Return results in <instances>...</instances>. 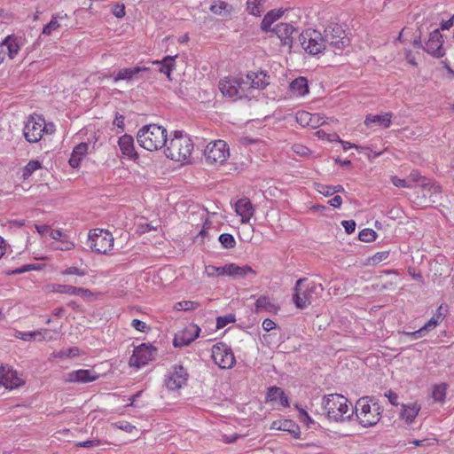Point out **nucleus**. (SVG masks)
<instances>
[{"label": "nucleus", "instance_id": "obj_27", "mask_svg": "<svg viewBox=\"0 0 454 454\" xmlns=\"http://www.w3.org/2000/svg\"><path fill=\"white\" fill-rule=\"evenodd\" d=\"M280 305L268 295H261L255 301V311H267L271 314H278L280 310Z\"/></svg>", "mask_w": 454, "mask_h": 454}, {"label": "nucleus", "instance_id": "obj_31", "mask_svg": "<svg viewBox=\"0 0 454 454\" xmlns=\"http://www.w3.org/2000/svg\"><path fill=\"white\" fill-rule=\"evenodd\" d=\"M89 150V144L87 143H80L76 145L71 153V156L69 158V165L72 168H77L80 166V163L82 160L85 157V155L88 153Z\"/></svg>", "mask_w": 454, "mask_h": 454}, {"label": "nucleus", "instance_id": "obj_38", "mask_svg": "<svg viewBox=\"0 0 454 454\" xmlns=\"http://www.w3.org/2000/svg\"><path fill=\"white\" fill-rule=\"evenodd\" d=\"M204 274L207 278L228 276V263L221 267L215 265H207L205 266L204 269Z\"/></svg>", "mask_w": 454, "mask_h": 454}, {"label": "nucleus", "instance_id": "obj_39", "mask_svg": "<svg viewBox=\"0 0 454 454\" xmlns=\"http://www.w3.org/2000/svg\"><path fill=\"white\" fill-rule=\"evenodd\" d=\"M265 0H247V10L254 16H260L263 12V4Z\"/></svg>", "mask_w": 454, "mask_h": 454}, {"label": "nucleus", "instance_id": "obj_42", "mask_svg": "<svg viewBox=\"0 0 454 454\" xmlns=\"http://www.w3.org/2000/svg\"><path fill=\"white\" fill-rule=\"evenodd\" d=\"M81 355L80 349L77 347L69 348L67 349H63L59 352H54L52 356L55 358L64 359V358H72L76 357Z\"/></svg>", "mask_w": 454, "mask_h": 454}, {"label": "nucleus", "instance_id": "obj_53", "mask_svg": "<svg viewBox=\"0 0 454 454\" xmlns=\"http://www.w3.org/2000/svg\"><path fill=\"white\" fill-rule=\"evenodd\" d=\"M311 113L306 111H299L296 113V121L302 127H307L308 123L311 120Z\"/></svg>", "mask_w": 454, "mask_h": 454}, {"label": "nucleus", "instance_id": "obj_21", "mask_svg": "<svg viewBox=\"0 0 454 454\" xmlns=\"http://www.w3.org/2000/svg\"><path fill=\"white\" fill-rule=\"evenodd\" d=\"M245 82H247V95L252 90H263L269 84L268 76L263 72H251L247 74Z\"/></svg>", "mask_w": 454, "mask_h": 454}, {"label": "nucleus", "instance_id": "obj_56", "mask_svg": "<svg viewBox=\"0 0 454 454\" xmlns=\"http://www.w3.org/2000/svg\"><path fill=\"white\" fill-rule=\"evenodd\" d=\"M315 136L320 139H325V140H328L331 142L332 141H340L339 139V136L336 133L327 134L326 132H325L322 129L317 130L315 132Z\"/></svg>", "mask_w": 454, "mask_h": 454}, {"label": "nucleus", "instance_id": "obj_9", "mask_svg": "<svg viewBox=\"0 0 454 454\" xmlns=\"http://www.w3.org/2000/svg\"><path fill=\"white\" fill-rule=\"evenodd\" d=\"M325 32V43L327 42L335 54H341L348 47L350 39L341 25L333 23L327 27Z\"/></svg>", "mask_w": 454, "mask_h": 454}, {"label": "nucleus", "instance_id": "obj_35", "mask_svg": "<svg viewBox=\"0 0 454 454\" xmlns=\"http://www.w3.org/2000/svg\"><path fill=\"white\" fill-rule=\"evenodd\" d=\"M442 320V314L436 313L433 315V317L428 320L422 328L416 330L415 332H411L408 334H411L413 339H419L422 338L423 335L427 332L430 331V329H434L435 326L438 325V323Z\"/></svg>", "mask_w": 454, "mask_h": 454}, {"label": "nucleus", "instance_id": "obj_45", "mask_svg": "<svg viewBox=\"0 0 454 454\" xmlns=\"http://www.w3.org/2000/svg\"><path fill=\"white\" fill-rule=\"evenodd\" d=\"M221 246L226 249H231L236 247V240L234 237L230 233H223L218 239Z\"/></svg>", "mask_w": 454, "mask_h": 454}, {"label": "nucleus", "instance_id": "obj_8", "mask_svg": "<svg viewBox=\"0 0 454 454\" xmlns=\"http://www.w3.org/2000/svg\"><path fill=\"white\" fill-rule=\"evenodd\" d=\"M88 246L97 254H109L114 246V238L108 230L96 228L89 231Z\"/></svg>", "mask_w": 454, "mask_h": 454}, {"label": "nucleus", "instance_id": "obj_52", "mask_svg": "<svg viewBox=\"0 0 454 454\" xmlns=\"http://www.w3.org/2000/svg\"><path fill=\"white\" fill-rule=\"evenodd\" d=\"M391 182L395 187H398L399 189H411V187H412V184L409 183L408 179H401V177L395 175L391 176Z\"/></svg>", "mask_w": 454, "mask_h": 454}, {"label": "nucleus", "instance_id": "obj_64", "mask_svg": "<svg viewBox=\"0 0 454 454\" xmlns=\"http://www.w3.org/2000/svg\"><path fill=\"white\" fill-rule=\"evenodd\" d=\"M208 227H206L205 225L202 227L199 234L194 238V242L198 244H203L205 241V239L208 235Z\"/></svg>", "mask_w": 454, "mask_h": 454}, {"label": "nucleus", "instance_id": "obj_5", "mask_svg": "<svg viewBox=\"0 0 454 454\" xmlns=\"http://www.w3.org/2000/svg\"><path fill=\"white\" fill-rule=\"evenodd\" d=\"M167 130L163 126L151 123L137 132L138 144L147 151H157L166 145Z\"/></svg>", "mask_w": 454, "mask_h": 454}, {"label": "nucleus", "instance_id": "obj_50", "mask_svg": "<svg viewBox=\"0 0 454 454\" xmlns=\"http://www.w3.org/2000/svg\"><path fill=\"white\" fill-rule=\"evenodd\" d=\"M389 256V251H381L374 254L372 256L369 257L367 262L368 264L376 265L380 262L387 260Z\"/></svg>", "mask_w": 454, "mask_h": 454}, {"label": "nucleus", "instance_id": "obj_11", "mask_svg": "<svg viewBox=\"0 0 454 454\" xmlns=\"http://www.w3.org/2000/svg\"><path fill=\"white\" fill-rule=\"evenodd\" d=\"M246 84L242 76H229L219 82V90L225 97L240 98L247 97Z\"/></svg>", "mask_w": 454, "mask_h": 454}, {"label": "nucleus", "instance_id": "obj_17", "mask_svg": "<svg viewBox=\"0 0 454 454\" xmlns=\"http://www.w3.org/2000/svg\"><path fill=\"white\" fill-rule=\"evenodd\" d=\"M273 32L280 39L281 45L291 48L294 45V36L297 28L289 22H279L273 27Z\"/></svg>", "mask_w": 454, "mask_h": 454}, {"label": "nucleus", "instance_id": "obj_28", "mask_svg": "<svg viewBox=\"0 0 454 454\" xmlns=\"http://www.w3.org/2000/svg\"><path fill=\"white\" fill-rule=\"evenodd\" d=\"M309 92L308 80L305 77H297L289 83V94H291V97L301 98L308 95Z\"/></svg>", "mask_w": 454, "mask_h": 454}, {"label": "nucleus", "instance_id": "obj_34", "mask_svg": "<svg viewBox=\"0 0 454 454\" xmlns=\"http://www.w3.org/2000/svg\"><path fill=\"white\" fill-rule=\"evenodd\" d=\"M420 410L421 405L419 404L418 403L403 404L401 418L404 419L407 423L411 424L412 422H414Z\"/></svg>", "mask_w": 454, "mask_h": 454}, {"label": "nucleus", "instance_id": "obj_14", "mask_svg": "<svg viewBox=\"0 0 454 454\" xmlns=\"http://www.w3.org/2000/svg\"><path fill=\"white\" fill-rule=\"evenodd\" d=\"M155 356V348L146 344H142L135 348L132 356L129 360L130 366L141 368Z\"/></svg>", "mask_w": 454, "mask_h": 454}, {"label": "nucleus", "instance_id": "obj_33", "mask_svg": "<svg viewBox=\"0 0 454 454\" xmlns=\"http://www.w3.org/2000/svg\"><path fill=\"white\" fill-rule=\"evenodd\" d=\"M256 275V271L249 265L239 266L236 263H228V276L232 278H245L247 275Z\"/></svg>", "mask_w": 454, "mask_h": 454}, {"label": "nucleus", "instance_id": "obj_60", "mask_svg": "<svg viewBox=\"0 0 454 454\" xmlns=\"http://www.w3.org/2000/svg\"><path fill=\"white\" fill-rule=\"evenodd\" d=\"M294 407L297 409V411L299 412V419L302 422H304L307 426H309V423L313 422L312 419L309 417V415L304 409L299 407L298 405H296Z\"/></svg>", "mask_w": 454, "mask_h": 454}, {"label": "nucleus", "instance_id": "obj_51", "mask_svg": "<svg viewBox=\"0 0 454 454\" xmlns=\"http://www.w3.org/2000/svg\"><path fill=\"white\" fill-rule=\"evenodd\" d=\"M236 317L234 314H227L224 316H220L216 318V327L218 329H223L225 325L229 324H232L235 322Z\"/></svg>", "mask_w": 454, "mask_h": 454}, {"label": "nucleus", "instance_id": "obj_58", "mask_svg": "<svg viewBox=\"0 0 454 454\" xmlns=\"http://www.w3.org/2000/svg\"><path fill=\"white\" fill-rule=\"evenodd\" d=\"M409 184L412 185V184H415V182H423L425 180V176H422L421 173L418 169H413L408 178H407Z\"/></svg>", "mask_w": 454, "mask_h": 454}, {"label": "nucleus", "instance_id": "obj_43", "mask_svg": "<svg viewBox=\"0 0 454 454\" xmlns=\"http://www.w3.org/2000/svg\"><path fill=\"white\" fill-rule=\"evenodd\" d=\"M447 392V385L444 383L438 384L433 387V400L438 403H443Z\"/></svg>", "mask_w": 454, "mask_h": 454}, {"label": "nucleus", "instance_id": "obj_16", "mask_svg": "<svg viewBox=\"0 0 454 454\" xmlns=\"http://www.w3.org/2000/svg\"><path fill=\"white\" fill-rule=\"evenodd\" d=\"M200 333V326L190 323L175 335L173 345L175 347L188 346L199 337Z\"/></svg>", "mask_w": 454, "mask_h": 454}, {"label": "nucleus", "instance_id": "obj_13", "mask_svg": "<svg viewBox=\"0 0 454 454\" xmlns=\"http://www.w3.org/2000/svg\"><path fill=\"white\" fill-rule=\"evenodd\" d=\"M188 380L186 370L181 365H176L168 372L165 380V386L170 391L179 390Z\"/></svg>", "mask_w": 454, "mask_h": 454}, {"label": "nucleus", "instance_id": "obj_37", "mask_svg": "<svg viewBox=\"0 0 454 454\" xmlns=\"http://www.w3.org/2000/svg\"><path fill=\"white\" fill-rule=\"evenodd\" d=\"M48 293H57L61 294L73 295L74 286L67 284H50L45 286Z\"/></svg>", "mask_w": 454, "mask_h": 454}, {"label": "nucleus", "instance_id": "obj_15", "mask_svg": "<svg viewBox=\"0 0 454 454\" xmlns=\"http://www.w3.org/2000/svg\"><path fill=\"white\" fill-rule=\"evenodd\" d=\"M24 383V380L19 376L18 372L12 366H0V386L7 389H15L23 386Z\"/></svg>", "mask_w": 454, "mask_h": 454}, {"label": "nucleus", "instance_id": "obj_49", "mask_svg": "<svg viewBox=\"0 0 454 454\" xmlns=\"http://www.w3.org/2000/svg\"><path fill=\"white\" fill-rule=\"evenodd\" d=\"M422 191L427 192L429 196L437 195L442 192L440 184L435 183H422Z\"/></svg>", "mask_w": 454, "mask_h": 454}, {"label": "nucleus", "instance_id": "obj_18", "mask_svg": "<svg viewBox=\"0 0 454 454\" xmlns=\"http://www.w3.org/2000/svg\"><path fill=\"white\" fill-rule=\"evenodd\" d=\"M99 379V374L93 370L79 369L72 371L63 376L65 383H90Z\"/></svg>", "mask_w": 454, "mask_h": 454}, {"label": "nucleus", "instance_id": "obj_6", "mask_svg": "<svg viewBox=\"0 0 454 454\" xmlns=\"http://www.w3.org/2000/svg\"><path fill=\"white\" fill-rule=\"evenodd\" d=\"M54 125L46 123L44 118L39 114H31L27 117L23 127V136L28 143H36L43 134H52Z\"/></svg>", "mask_w": 454, "mask_h": 454}, {"label": "nucleus", "instance_id": "obj_54", "mask_svg": "<svg viewBox=\"0 0 454 454\" xmlns=\"http://www.w3.org/2000/svg\"><path fill=\"white\" fill-rule=\"evenodd\" d=\"M60 274L63 276L77 275L80 277H83L86 275V271L78 267L70 266V267H67L65 270H61Z\"/></svg>", "mask_w": 454, "mask_h": 454}, {"label": "nucleus", "instance_id": "obj_63", "mask_svg": "<svg viewBox=\"0 0 454 454\" xmlns=\"http://www.w3.org/2000/svg\"><path fill=\"white\" fill-rule=\"evenodd\" d=\"M157 229L156 226H153L152 223H139L137 225V232L139 234H145L152 231H155Z\"/></svg>", "mask_w": 454, "mask_h": 454}, {"label": "nucleus", "instance_id": "obj_46", "mask_svg": "<svg viewBox=\"0 0 454 454\" xmlns=\"http://www.w3.org/2000/svg\"><path fill=\"white\" fill-rule=\"evenodd\" d=\"M377 236L372 229H364L359 232L358 239L363 242L370 243L376 240Z\"/></svg>", "mask_w": 454, "mask_h": 454}, {"label": "nucleus", "instance_id": "obj_36", "mask_svg": "<svg viewBox=\"0 0 454 454\" xmlns=\"http://www.w3.org/2000/svg\"><path fill=\"white\" fill-rule=\"evenodd\" d=\"M210 12L216 15H229L233 11L231 4L223 0H214L209 7Z\"/></svg>", "mask_w": 454, "mask_h": 454}, {"label": "nucleus", "instance_id": "obj_48", "mask_svg": "<svg viewBox=\"0 0 454 454\" xmlns=\"http://www.w3.org/2000/svg\"><path fill=\"white\" fill-rule=\"evenodd\" d=\"M111 426L114 428H118V429L123 430L129 434H132L133 432L137 431V427L126 420H121V421L112 423Z\"/></svg>", "mask_w": 454, "mask_h": 454}, {"label": "nucleus", "instance_id": "obj_62", "mask_svg": "<svg viewBox=\"0 0 454 454\" xmlns=\"http://www.w3.org/2000/svg\"><path fill=\"white\" fill-rule=\"evenodd\" d=\"M316 190L325 197L333 195L332 186H327V184H316Z\"/></svg>", "mask_w": 454, "mask_h": 454}, {"label": "nucleus", "instance_id": "obj_32", "mask_svg": "<svg viewBox=\"0 0 454 454\" xmlns=\"http://www.w3.org/2000/svg\"><path fill=\"white\" fill-rule=\"evenodd\" d=\"M150 71L149 67H135L130 68H123L118 71L116 75L114 78V81L115 82H121V81H131L137 74H138L141 72H148Z\"/></svg>", "mask_w": 454, "mask_h": 454}, {"label": "nucleus", "instance_id": "obj_19", "mask_svg": "<svg viewBox=\"0 0 454 454\" xmlns=\"http://www.w3.org/2000/svg\"><path fill=\"white\" fill-rule=\"evenodd\" d=\"M442 43L443 39L442 34L439 29H434L429 33V38L427 39L424 49L427 54L439 59L443 57L445 54Z\"/></svg>", "mask_w": 454, "mask_h": 454}, {"label": "nucleus", "instance_id": "obj_12", "mask_svg": "<svg viewBox=\"0 0 454 454\" xmlns=\"http://www.w3.org/2000/svg\"><path fill=\"white\" fill-rule=\"evenodd\" d=\"M212 358L221 369H231L236 364L232 350L224 343H218L212 348Z\"/></svg>", "mask_w": 454, "mask_h": 454}, {"label": "nucleus", "instance_id": "obj_26", "mask_svg": "<svg viewBox=\"0 0 454 454\" xmlns=\"http://www.w3.org/2000/svg\"><path fill=\"white\" fill-rule=\"evenodd\" d=\"M266 402L272 403L284 408L290 406L288 396L285 394L283 389L278 387H271L268 389Z\"/></svg>", "mask_w": 454, "mask_h": 454}, {"label": "nucleus", "instance_id": "obj_10", "mask_svg": "<svg viewBox=\"0 0 454 454\" xmlns=\"http://www.w3.org/2000/svg\"><path fill=\"white\" fill-rule=\"evenodd\" d=\"M299 40L304 51L309 55H317L325 47V37L318 30L313 28L303 30L299 35Z\"/></svg>", "mask_w": 454, "mask_h": 454}, {"label": "nucleus", "instance_id": "obj_22", "mask_svg": "<svg viewBox=\"0 0 454 454\" xmlns=\"http://www.w3.org/2000/svg\"><path fill=\"white\" fill-rule=\"evenodd\" d=\"M2 43L5 46V51H7V58L11 60L16 59L19 54L20 48L24 45V39L19 37V35L11 34L7 35Z\"/></svg>", "mask_w": 454, "mask_h": 454}, {"label": "nucleus", "instance_id": "obj_20", "mask_svg": "<svg viewBox=\"0 0 454 454\" xmlns=\"http://www.w3.org/2000/svg\"><path fill=\"white\" fill-rule=\"evenodd\" d=\"M234 211L240 216L242 224L248 223L254 215V207L247 198L239 200L234 205Z\"/></svg>", "mask_w": 454, "mask_h": 454}, {"label": "nucleus", "instance_id": "obj_29", "mask_svg": "<svg viewBox=\"0 0 454 454\" xmlns=\"http://www.w3.org/2000/svg\"><path fill=\"white\" fill-rule=\"evenodd\" d=\"M285 11L282 9H274L269 11L261 22V28L263 32H273L272 25L274 22L282 18Z\"/></svg>", "mask_w": 454, "mask_h": 454}, {"label": "nucleus", "instance_id": "obj_25", "mask_svg": "<svg viewBox=\"0 0 454 454\" xmlns=\"http://www.w3.org/2000/svg\"><path fill=\"white\" fill-rule=\"evenodd\" d=\"M177 55L175 56H165L160 60H153L152 63L154 66H158V72L163 74L168 81L172 80L171 74L176 69V59Z\"/></svg>", "mask_w": 454, "mask_h": 454}, {"label": "nucleus", "instance_id": "obj_1", "mask_svg": "<svg viewBox=\"0 0 454 454\" xmlns=\"http://www.w3.org/2000/svg\"><path fill=\"white\" fill-rule=\"evenodd\" d=\"M193 151V142L190 136L181 130H175L167 140L164 154L167 158L178 161L186 162Z\"/></svg>", "mask_w": 454, "mask_h": 454}, {"label": "nucleus", "instance_id": "obj_55", "mask_svg": "<svg viewBox=\"0 0 454 454\" xmlns=\"http://www.w3.org/2000/svg\"><path fill=\"white\" fill-rule=\"evenodd\" d=\"M37 334H41V332H18L15 337L24 341H30L35 340Z\"/></svg>", "mask_w": 454, "mask_h": 454}, {"label": "nucleus", "instance_id": "obj_47", "mask_svg": "<svg viewBox=\"0 0 454 454\" xmlns=\"http://www.w3.org/2000/svg\"><path fill=\"white\" fill-rule=\"evenodd\" d=\"M326 117L321 114H312L311 120L308 123L307 127L317 129L326 123Z\"/></svg>", "mask_w": 454, "mask_h": 454}, {"label": "nucleus", "instance_id": "obj_40", "mask_svg": "<svg viewBox=\"0 0 454 454\" xmlns=\"http://www.w3.org/2000/svg\"><path fill=\"white\" fill-rule=\"evenodd\" d=\"M42 168V164L38 160H30L22 168L21 176L23 180H27L32 173Z\"/></svg>", "mask_w": 454, "mask_h": 454}, {"label": "nucleus", "instance_id": "obj_3", "mask_svg": "<svg viewBox=\"0 0 454 454\" xmlns=\"http://www.w3.org/2000/svg\"><path fill=\"white\" fill-rule=\"evenodd\" d=\"M383 407L371 396L359 398L355 405V413L358 424L363 427H371L379 423L382 417Z\"/></svg>", "mask_w": 454, "mask_h": 454}, {"label": "nucleus", "instance_id": "obj_24", "mask_svg": "<svg viewBox=\"0 0 454 454\" xmlns=\"http://www.w3.org/2000/svg\"><path fill=\"white\" fill-rule=\"evenodd\" d=\"M393 114L392 113H383L380 114H367L364 119V125L367 128H372V126H378L380 128L387 129L391 125Z\"/></svg>", "mask_w": 454, "mask_h": 454}, {"label": "nucleus", "instance_id": "obj_4", "mask_svg": "<svg viewBox=\"0 0 454 454\" xmlns=\"http://www.w3.org/2000/svg\"><path fill=\"white\" fill-rule=\"evenodd\" d=\"M321 405L328 419L333 421L340 422L349 419L353 414L351 403L340 394L325 395Z\"/></svg>", "mask_w": 454, "mask_h": 454}, {"label": "nucleus", "instance_id": "obj_59", "mask_svg": "<svg viewBox=\"0 0 454 454\" xmlns=\"http://www.w3.org/2000/svg\"><path fill=\"white\" fill-rule=\"evenodd\" d=\"M59 27V23L52 19L48 22L43 28V34L51 35L52 31L58 29Z\"/></svg>", "mask_w": 454, "mask_h": 454}, {"label": "nucleus", "instance_id": "obj_2", "mask_svg": "<svg viewBox=\"0 0 454 454\" xmlns=\"http://www.w3.org/2000/svg\"><path fill=\"white\" fill-rule=\"evenodd\" d=\"M324 287L322 284L310 281L307 278H298L293 287V302L296 308L303 309L321 297Z\"/></svg>", "mask_w": 454, "mask_h": 454}, {"label": "nucleus", "instance_id": "obj_30", "mask_svg": "<svg viewBox=\"0 0 454 454\" xmlns=\"http://www.w3.org/2000/svg\"><path fill=\"white\" fill-rule=\"evenodd\" d=\"M270 428L273 430L289 432L291 434H294V437H297L300 433L299 427L295 422L287 419L274 420L270 426Z\"/></svg>", "mask_w": 454, "mask_h": 454}, {"label": "nucleus", "instance_id": "obj_61", "mask_svg": "<svg viewBox=\"0 0 454 454\" xmlns=\"http://www.w3.org/2000/svg\"><path fill=\"white\" fill-rule=\"evenodd\" d=\"M113 14L117 18H123L126 15V6L124 4H116L113 8Z\"/></svg>", "mask_w": 454, "mask_h": 454}, {"label": "nucleus", "instance_id": "obj_57", "mask_svg": "<svg viewBox=\"0 0 454 454\" xmlns=\"http://www.w3.org/2000/svg\"><path fill=\"white\" fill-rule=\"evenodd\" d=\"M131 325L140 333H146L150 329V326L145 321L138 318H134L131 321Z\"/></svg>", "mask_w": 454, "mask_h": 454}, {"label": "nucleus", "instance_id": "obj_23", "mask_svg": "<svg viewBox=\"0 0 454 454\" xmlns=\"http://www.w3.org/2000/svg\"><path fill=\"white\" fill-rule=\"evenodd\" d=\"M118 145L122 154L129 160L138 159V153L136 150L134 138L131 135L124 134L119 137Z\"/></svg>", "mask_w": 454, "mask_h": 454}, {"label": "nucleus", "instance_id": "obj_7", "mask_svg": "<svg viewBox=\"0 0 454 454\" xmlns=\"http://www.w3.org/2000/svg\"><path fill=\"white\" fill-rule=\"evenodd\" d=\"M205 162L213 168H219L226 164L231 156L228 143L223 139L210 141L204 149Z\"/></svg>", "mask_w": 454, "mask_h": 454}, {"label": "nucleus", "instance_id": "obj_41", "mask_svg": "<svg viewBox=\"0 0 454 454\" xmlns=\"http://www.w3.org/2000/svg\"><path fill=\"white\" fill-rule=\"evenodd\" d=\"M200 307V302L196 301L184 300L177 301L174 304L173 308L176 310H195Z\"/></svg>", "mask_w": 454, "mask_h": 454}, {"label": "nucleus", "instance_id": "obj_44", "mask_svg": "<svg viewBox=\"0 0 454 454\" xmlns=\"http://www.w3.org/2000/svg\"><path fill=\"white\" fill-rule=\"evenodd\" d=\"M75 248V244L70 238L65 234V236L59 241V244L54 247V249L60 251H71Z\"/></svg>", "mask_w": 454, "mask_h": 454}]
</instances>
